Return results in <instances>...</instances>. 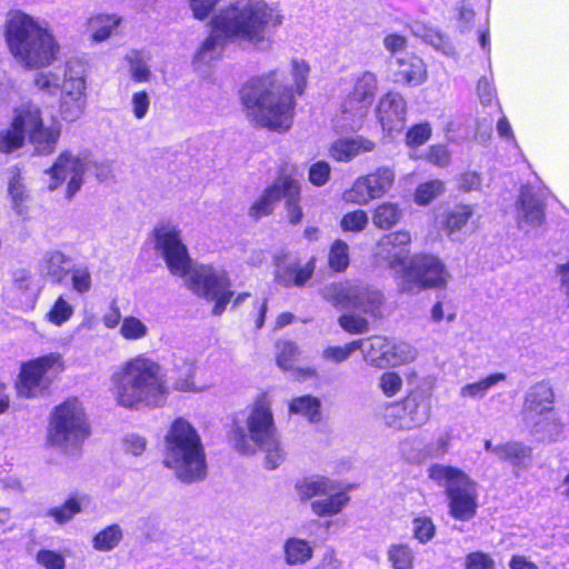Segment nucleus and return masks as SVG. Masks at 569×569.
<instances>
[{"label":"nucleus","mask_w":569,"mask_h":569,"mask_svg":"<svg viewBox=\"0 0 569 569\" xmlns=\"http://www.w3.org/2000/svg\"><path fill=\"white\" fill-rule=\"evenodd\" d=\"M493 453L501 460H509L516 468H527L531 458V448L520 442L498 445Z\"/></svg>","instance_id":"34"},{"label":"nucleus","mask_w":569,"mask_h":569,"mask_svg":"<svg viewBox=\"0 0 569 569\" xmlns=\"http://www.w3.org/2000/svg\"><path fill=\"white\" fill-rule=\"evenodd\" d=\"M284 562L288 566H301L307 563L313 556V547L310 541L291 537L282 547Z\"/></svg>","instance_id":"30"},{"label":"nucleus","mask_w":569,"mask_h":569,"mask_svg":"<svg viewBox=\"0 0 569 569\" xmlns=\"http://www.w3.org/2000/svg\"><path fill=\"white\" fill-rule=\"evenodd\" d=\"M26 138L10 121L8 128L0 130V152L10 153L23 147Z\"/></svg>","instance_id":"55"},{"label":"nucleus","mask_w":569,"mask_h":569,"mask_svg":"<svg viewBox=\"0 0 569 569\" xmlns=\"http://www.w3.org/2000/svg\"><path fill=\"white\" fill-rule=\"evenodd\" d=\"M233 41L223 30L217 28L216 19L211 20V32L200 44L193 56L192 63L196 69L200 70L218 60L224 50L226 44Z\"/></svg>","instance_id":"21"},{"label":"nucleus","mask_w":569,"mask_h":569,"mask_svg":"<svg viewBox=\"0 0 569 569\" xmlns=\"http://www.w3.org/2000/svg\"><path fill=\"white\" fill-rule=\"evenodd\" d=\"M410 242L411 234L407 230L385 234L376 244V258L386 262L390 269L397 270L400 268L403 272L408 267Z\"/></svg>","instance_id":"18"},{"label":"nucleus","mask_w":569,"mask_h":569,"mask_svg":"<svg viewBox=\"0 0 569 569\" xmlns=\"http://www.w3.org/2000/svg\"><path fill=\"white\" fill-rule=\"evenodd\" d=\"M413 36L421 38L425 42L441 51L446 56L453 53L452 46L443 38V36L433 27L416 20L409 24Z\"/></svg>","instance_id":"31"},{"label":"nucleus","mask_w":569,"mask_h":569,"mask_svg":"<svg viewBox=\"0 0 569 569\" xmlns=\"http://www.w3.org/2000/svg\"><path fill=\"white\" fill-rule=\"evenodd\" d=\"M473 216V207L470 204H457L450 208L443 216L441 226L449 237L462 230Z\"/></svg>","instance_id":"36"},{"label":"nucleus","mask_w":569,"mask_h":569,"mask_svg":"<svg viewBox=\"0 0 569 569\" xmlns=\"http://www.w3.org/2000/svg\"><path fill=\"white\" fill-rule=\"evenodd\" d=\"M64 370V360L60 353L52 352L29 361L21 368L18 393L22 397H36L46 390L52 377Z\"/></svg>","instance_id":"16"},{"label":"nucleus","mask_w":569,"mask_h":569,"mask_svg":"<svg viewBox=\"0 0 569 569\" xmlns=\"http://www.w3.org/2000/svg\"><path fill=\"white\" fill-rule=\"evenodd\" d=\"M153 232L156 249L166 260L169 270L177 276H188L189 289L197 296L214 302L212 312L221 315L233 296L227 273L211 266L191 268L187 247L181 240V231L176 224L161 223Z\"/></svg>","instance_id":"2"},{"label":"nucleus","mask_w":569,"mask_h":569,"mask_svg":"<svg viewBox=\"0 0 569 569\" xmlns=\"http://www.w3.org/2000/svg\"><path fill=\"white\" fill-rule=\"evenodd\" d=\"M322 497L315 499L310 506L312 512L321 518L340 513L350 501L348 492L341 490L339 485L337 490Z\"/></svg>","instance_id":"27"},{"label":"nucleus","mask_w":569,"mask_h":569,"mask_svg":"<svg viewBox=\"0 0 569 569\" xmlns=\"http://www.w3.org/2000/svg\"><path fill=\"white\" fill-rule=\"evenodd\" d=\"M174 371L177 373L176 388L180 391H196L193 376L196 367L193 361L179 359L174 362Z\"/></svg>","instance_id":"50"},{"label":"nucleus","mask_w":569,"mask_h":569,"mask_svg":"<svg viewBox=\"0 0 569 569\" xmlns=\"http://www.w3.org/2000/svg\"><path fill=\"white\" fill-rule=\"evenodd\" d=\"M124 60L129 64V72L133 81L136 82H148L151 77V71L148 64L149 58L143 52L138 50H131L124 57Z\"/></svg>","instance_id":"47"},{"label":"nucleus","mask_w":569,"mask_h":569,"mask_svg":"<svg viewBox=\"0 0 569 569\" xmlns=\"http://www.w3.org/2000/svg\"><path fill=\"white\" fill-rule=\"evenodd\" d=\"M320 400L312 396L295 398L289 403V412L301 415L309 421L316 422L320 419Z\"/></svg>","instance_id":"45"},{"label":"nucleus","mask_w":569,"mask_h":569,"mask_svg":"<svg viewBox=\"0 0 569 569\" xmlns=\"http://www.w3.org/2000/svg\"><path fill=\"white\" fill-rule=\"evenodd\" d=\"M378 90L375 73L362 71L345 80L336 127L345 131L362 128Z\"/></svg>","instance_id":"9"},{"label":"nucleus","mask_w":569,"mask_h":569,"mask_svg":"<svg viewBox=\"0 0 569 569\" xmlns=\"http://www.w3.org/2000/svg\"><path fill=\"white\" fill-rule=\"evenodd\" d=\"M20 133L28 138L39 154H50L56 150L61 136V122L52 118L44 123L42 110L33 101H26L12 109L10 120Z\"/></svg>","instance_id":"12"},{"label":"nucleus","mask_w":569,"mask_h":569,"mask_svg":"<svg viewBox=\"0 0 569 569\" xmlns=\"http://www.w3.org/2000/svg\"><path fill=\"white\" fill-rule=\"evenodd\" d=\"M296 489L301 500H310L333 492L338 489V482L325 476L313 475L298 481Z\"/></svg>","instance_id":"26"},{"label":"nucleus","mask_w":569,"mask_h":569,"mask_svg":"<svg viewBox=\"0 0 569 569\" xmlns=\"http://www.w3.org/2000/svg\"><path fill=\"white\" fill-rule=\"evenodd\" d=\"M432 134L431 126L422 122L411 127L406 134V142L409 147H420L425 144Z\"/></svg>","instance_id":"61"},{"label":"nucleus","mask_w":569,"mask_h":569,"mask_svg":"<svg viewBox=\"0 0 569 569\" xmlns=\"http://www.w3.org/2000/svg\"><path fill=\"white\" fill-rule=\"evenodd\" d=\"M87 107V97L60 96L59 113L66 122H74L79 120Z\"/></svg>","instance_id":"44"},{"label":"nucleus","mask_w":569,"mask_h":569,"mask_svg":"<svg viewBox=\"0 0 569 569\" xmlns=\"http://www.w3.org/2000/svg\"><path fill=\"white\" fill-rule=\"evenodd\" d=\"M72 315L73 307L63 297H59L46 315V318L49 322L61 326L67 322Z\"/></svg>","instance_id":"58"},{"label":"nucleus","mask_w":569,"mask_h":569,"mask_svg":"<svg viewBox=\"0 0 569 569\" xmlns=\"http://www.w3.org/2000/svg\"><path fill=\"white\" fill-rule=\"evenodd\" d=\"M342 199L347 203L366 206L377 198L371 190L369 179H367L366 176H361L357 178L352 186L343 192Z\"/></svg>","instance_id":"41"},{"label":"nucleus","mask_w":569,"mask_h":569,"mask_svg":"<svg viewBox=\"0 0 569 569\" xmlns=\"http://www.w3.org/2000/svg\"><path fill=\"white\" fill-rule=\"evenodd\" d=\"M555 393L548 383L532 386L526 393L522 422L539 440H555L561 432V423L553 407Z\"/></svg>","instance_id":"10"},{"label":"nucleus","mask_w":569,"mask_h":569,"mask_svg":"<svg viewBox=\"0 0 569 569\" xmlns=\"http://www.w3.org/2000/svg\"><path fill=\"white\" fill-rule=\"evenodd\" d=\"M8 173V193L11 198L14 209L22 213V206L28 200L29 194L23 183L21 170L18 167H11Z\"/></svg>","instance_id":"40"},{"label":"nucleus","mask_w":569,"mask_h":569,"mask_svg":"<svg viewBox=\"0 0 569 569\" xmlns=\"http://www.w3.org/2000/svg\"><path fill=\"white\" fill-rule=\"evenodd\" d=\"M328 262L332 270L345 271L349 266V246L342 240H336L330 248Z\"/></svg>","instance_id":"56"},{"label":"nucleus","mask_w":569,"mask_h":569,"mask_svg":"<svg viewBox=\"0 0 569 569\" xmlns=\"http://www.w3.org/2000/svg\"><path fill=\"white\" fill-rule=\"evenodd\" d=\"M506 379L505 373H492L478 381L467 383L460 388L459 396L462 399L480 400L488 391Z\"/></svg>","instance_id":"37"},{"label":"nucleus","mask_w":569,"mask_h":569,"mask_svg":"<svg viewBox=\"0 0 569 569\" xmlns=\"http://www.w3.org/2000/svg\"><path fill=\"white\" fill-rule=\"evenodd\" d=\"M162 462L182 482L204 479V447L198 430L188 420L177 418L169 426L163 439Z\"/></svg>","instance_id":"7"},{"label":"nucleus","mask_w":569,"mask_h":569,"mask_svg":"<svg viewBox=\"0 0 569 569\" xmlns=\"http://www.w3.org/2000/svg\"><path fill=\"white\" fill-rule=\"evenodd\" d=\"M71 258L61 250L48 251L42 259V270L56 282L62 281L69 272Z\"/></svg>","instance_id":"33"},{"label":"nucleus","mask_w":569,"mask_h":569,"mask_svg":"<svg viewBox=\"0 0 569 569\" xmlns=\"http://www.w3.org/2000/svg\"><path fill=\"white\" fill-rule=\"evenodd\" d=\"M82 500L80 497H70L62 506L49 509L47 515L58 525H64L81 511Z\"/></svg>","instance_id":"51"},{"label":"nucleus","mask_w":569,"mask_h":569,"mask_svg":"<svg viewBox=\"0 0 569 569\" xmlns=\"http://www.w3.org/2000/svg\"><path fill=\"white\" fill-rule=\"evenodd\" d=\"M86 70L79 61H68L61 76L60 96L87 97Z\"/></svg>","instance_id":"25"},{"label":"nucleus","mask_w":569,"mask_h":569,"mask_svg":"<svg viewBox=\"0 0 569 569\" xmlns=\"http://www.w3.org/2000/svg\"><path fill=\"white\" fill-rule=\"evenodd\" d=\"M89 435L83 407L77 399L67 400L54 409L48 428L50 445L64 452H74Z\"/></svg>","instance_id":"11"},{"label":"nucleus","mask_w":569,"mask_h":569,"mask_svg":"<svg viewBox=\"0 0 569 569\" xmlns=\"http://www.w3.org/2000/svg\"><path fill=\"white\" fill-rule=\"evenodd\" d=\"M369 218L363 210H353L342 216L340 220V228L345 232H361L368 226Z\"/></svg>","instance_id":"57"},{"label":"nucleus","mask_w":569,"mask_h":569,"mask_svg":"<svg viewBox=\"0 0 569 569\" xmlns=\"http://www.w3.org/2000/svg\"><path fill=\"white\" fill-rule=\"evenodd\" d=\"M282 199L286 200V211L289 222L297 224L302 220V209L300 206V183L291 174H288L284 184Z\"/></svg>","instance_id":"35"},{"label":"nucleus","mask_w":569,"mask_h":569,"mask_svg":"<svg viewBox=\"0 0 569 569\" xmlns=\"http://www.w3.org/2000/svg\"><path fill=\"white\" fill-rule=\"evenodd\" d=\"M383 423L393 430H412L428 422L431 397L423 390H412L401 401L387 403L380 413Z\"/></svg>","instance_id":"13"},{"label":"nucleus","mask_w":569,"mask_h":569,"mask_svg":"<svg viewBox=\"0 0 569 569\" xmlns=\"http://www.w3.org/2000/svg\"><path fill=\"white\" fill-rule=\"evenodd\" d=\"M321 296L339 309H358L376 316L383 302L382 293L373 288L356 282H333L321 289Z\"/></svg>","instance_id":"15"},{"label":"nucleus","mask_w":569,"mask_h":569,"mask_svg":"<svg viewBox=\"0 0 569 569\" xmlns=\"http://www.w3.org/2000/svg\"><path fill=\"white\" fill-rule=\"evenodd\" d=\"M396 62L398 64L396 81H402L409 86H419L426 81L427 68L419 57L406 53L402 57H398Z\"/></svg>","instance_id":"24"},{"label":"nucleus","mask_w":569,"mask_h":569,"mask_svg":"<svg viewBox=\"0 0 569 569\" xmlns=\"http://www.w3.org/2000/svg\"><path fill=\"white\" fill-rule=\"evenodd\" d=\"M339 325L345 331L351 335H360L369 330L368 320L361 316L353 313L342 315L339 318Z\"/></svg>","instance_id":"62"},{"label":"nucleus","mask_w":569,"mask_h":569,"mask_svg":"<svg viewBox=\"0 0 569 569\" xmlns=\"http://www.w3.org/2000/svg\"><path fill=\"white\" fill-rule=\"evenodd\" d=\"M417 349L408 342L390 339L387 366L396 367L413 361L417 358Z\"/></svg>","instance_id":"48"},{"label":"nucleus","mask_w":569,"mask_h":569,"mask_svg":"<svg viewBox=\"0 0 569 569\" xmlns=\"http://www.w3.org/2000/svg\"><path fill=\"white\" fill-rule=\"evenodd\" d=\"M123 530L120 525L112 523L98 531L92 538V548L100 552H109L116 549L123 539Z\"/></svg>","instance_id":"38"},{"label":"nucleus","mask_w":569,"mask_h":569,"mask_svg":"<svg viewBox=\"0 0 569 569\" xmlns=\"http://www.w3.org/2000/svg\"><path fill=\"white\" fill-rule=\"evenodd\" d=\"M117 403L129 409L159 408L169 388L158 362L144 355L124 361L112 376Z\"/></svg>","instance_id":"4"},{"label":"nucleus","mask_w":569,"mask_h":569,"mask_svg":"<svg viewBox=\"0 0 569 569\" xmlns=\"http://www.w3.org/2000/svg\"><path fill=\"white\" fill-rule=\"evenodd\" d=\"M402 217V210L395 202H382L372 212V223L381 230L395 227Z\"/></svg>","instance_id":"39"},{"label":"nucleus","mask_w":569,"mask_h":569,"mask_svg":"<svg viewBox=\"0 0 569 569\" xmlns=\"http://www.w3.org/2000/svg\"><path fill=\"white\" fill-rule=\"evenodd\" d=\"M315 267V258H312L303 266L291 264L283 270L278 269L276 279L286 287H301L311 278Z\"/></svg>","instance_id":"32"},{"label":"nucleus","mask_w":569,"mask_h":569,"mask_svg":"<svg viewBox=\"0 0 569 569\" xmlns=\"http://www.w3.org/2000/svg\"><path fill=\"white\" fill-rule=\"evenodd\" d=\"M36 562L43 569H64V557L54 550L40 549L36 555Z\"/></svg>","instance_id":"60"},{"label":"nucleus","mask_w":569,"mask_h":569,"mask_svg":"<svg viewBox=\"0 0 569 569\" xmlns=\"http://www.w3.org/2000/svg\"><path fill=\"white\" fill-rule=\"evenodd\" d=\"M543 219L545 210L541 199L531 187H522L517 202V222L519 228L528 232L539 227Z\"/></svg>","instance_id":"20"},{"label":"nucleus","mask_w":569,"mask_h":569,"mask_svg":"<svg viewBox=\"0 0 569 569\" xmlns=\"http://www.w3.org/2000/svg\"><path fill=\"white\" fill-rule=\"evenodd\" d=\"M362 345L359 350L362 351L365 360L376 367L387 366V356L389 355L390 339L383 336H372L367 339H358Z\"/></svg>","instance_id":"28"},{"label":"nucleus","mask_w":569,"mask_h":569,"mask_svg":"<svg viewBox=\"0 0 569 569\" xmlns=\"http://www.w3.org/2000/svg\"><path fill=\"white\" fill-rule=\"evenodd\" d=\"M362 342L353 340L345 346H329L322 351V359L332 363H341L360 349Z\"/></svg>","instance_id":"53"},{"label":"nucleus","mask_w":569,"mask_h":569,"mask_svg":"<svg viewBox=\"0 0 569 569\" xmlns=\"http://www.w3.org/2000/svg\"><path fill=\"white\" fill-rule=\"evenodd\" d=\"M217 28L233 41L266 50L272 43L271 30L283 22L280 11L264 0H233L213 17Z\"/></svg>","instance_id":"5"},{"label":"nucleus","mask_w":569,"mask_h":569,"mask_svg":"<svg viewBox=\"0 0 569 569\" xmlns=\"http://www.w3.org/2000/svg\"><path fill=\"white\" fill-rule=\"evenodd\" d=\"M272 401L263 392L257 397L249 409L246 427L237 426L231 431L230 441L241 453H254L258 448L266 452V465L276 469L284 460L271 410Z\"/></svg>","instance_id":"6"},{"label":"nucleus","mask_w":569,"mask_h":569,"mask_svg":"<svg viewBox=\"0 0 569 569\" xmlns=\"http://www.w3.org/2000/svg\"><path fill=\"white\" fill-rule=\"evenodd\" d=\"M450 273L445 263L432 254L413 256L400 276L399 289L406 293H418L426 289H445Z\"/></svg>","instance_id":"14"},{"label":"nucleus","mask_w":569,"mask_h":569,"mask_svg":"<svg viewBox=\"0 0 569 569\" xmlns=\"http://www.w3.org/2000/svg\"><path fill=\"white\" fill-rule=\"evenodd\" d=\"M308 74V63L303 60H293L292 84L287 82L286 73L280 70L251 80L241 90V100L251 121L279 132L289 130L295 113L293 94L303 92Z\"/></svg>","instance_id":"1"},{"label":"nucleus","mask_w":569,"mask_h":569,"mask_svg":"<svg viewBox=\"0 0 569 569\" xmlns=\"http://www.w3.org/2000/svg\"><path fill=\"white\" fill-rule=\"evenodd\" d=\"M377 118L382 130L392 136L400 132L406 123L407 103L403 97L397 92H388L378 102Z\"/></svg>","instance_id":"19"},{"label":"nucleus","mask_w":569,"mask_h":569,"mask_svg":"<svg viewBox=\"0 0 569 569\" xmlns=\"http://www.w3.org/2000/svg\"><path fill=\"white\" fill-rule=\"evenodd\" d=\"M89 169L90 157L88 154L63 151L47 170L48 189L54 191L66 183V196L72 198L81 189L84 174Z\"/></svg>","instance_id":"17"},{"label":"nucleus","mask_w":569,"mask_h":569,"mask_svg":"<svg viewBox=\"0 0 569 569\" xmlns=\"http://www.w3.org/2000/svg\"><path fill=\"white\" fill-rule=\"evenodd\" d=\"M445 192V183L441 180H430L417 187L415 202L420 206L429 204Z\"/></svg>","instance_id":"52"},{"label":"nucleus","mask_w":569,"mask_h":569,"mask_svg":"<svg viewBox=\"0 0 569 569\" xmlns=\"http://www.w3.org/2000/svg\"><path fill=\"white\" fill-rule=\"evenodd\" d=\"M287 177V173L281 172L279 177L263 190V192L251 204L249 209L250 217L253 219H260L269 216L273 211L274 206L280 199H282Z\"/></svg>","instance_id":"23"},{"label":"nucleus","mask_w":569,"mask_h":569,"mask_svg":"<svg viewBox=\"0 0 569 569\" xmlns=\"http://www.w3.org/2000/svg\"><path fill=\"white\" fill-rule=\"evenodd\" d=\"M403 381L395 371L383 372L379 378V388L386 397L396 396L402 388Z\"/></svg>","instance_id":"63"},{"label":"nucleus","mask_w":569,"mask_h":569,"mask_svg":"<svg viewBox=\"0 0 569 569\" xmlns=\"http://www.w3.org/2000/svg\"><path fill=\"white\" fill-rule=\"evenodd\" d=\"M4 39L11 56L27 70L50 67L61 50L49 22L21 10L8 12Z\"/></svg>","instance_id":"3"},{"label":"nucleus","mask_w":569,"mask_h":569,"mask_svg":"<svg viewBox=\"0 0 569 569\" xmlns=\"http://www.w3.org/2000/svg\"><path fill=\"white\" fill-rule=\"evenodd\" d=\"M465 569H496V561L489 553L473 551L466 556Z\"/></svg>","instance_id":"64"},{"label":"nucleus","mask_w":569,"mask_h":569,"mask_svg":"<svg viewBox=\"0 0 569 569\" xmlns=\"http://www.w3.org/2000/svg\"><path fill=\"white\" fill-rule=\"evenodd\" d=\"M428 477L445 488L449 513L460 521L472 519L478 509V483L463 470L442 463H433L427 470Z\"/></svg>","instance_id":"8"},{"label":"nucleus","mask_w":569,"mask_h":569,"mask_svg":"<svg viewBox=\"0 0 569 569\" xmlns=\"http://www.w3.org/2000/svg\"><path fill=\"white\" fill-rule=\"evenodd\" d=\"M32 83L41 96L56 97L60 91L61 76L53 70L40 71L34 74Z\"/></svg>","instance_id":"49"},{"label":"nucleus","mask_w":569,"mask_h":569,"mask_svg":"<svg viewBox=\"0 0 569 569\" xmlns=\"http://www.w3.org/2000/svg\"><path fill=\"white\" fill-rule=\"evenodd\" d=\"M366 178L369 179L371 190L378 199L390 191L395 183L396 172L390 167H380L372 173L366 174Z\"/></svg>","instance_id":"43"},{"label":"nucleus","mask_w":569,"mask_h":569,"mask_svg":"<svg viewBox=\"0 0 569 569\" xmlns=\"http://www.w3.org/2000/svg\"><path fill=\"white\" fill-rule=\"evenodd\" d=\"M150 333L149 326L140 318L129 315L123 317L119 335L127 341L146 339Z\"/></svg>","instance_id":"46"},{"label":"nucleus","mask_w":569,"mask_h":569,"mask_svg":"<svg viewBox=\"0 0 569 569\" xmlns=\"http://www.w3.org/2000/svg\"><path fill=\"white\" fill-rule=\"evenodd\" d=\"M377 143L365 137H343L332 142L329 149V154L332 159L339 162H350L355 158L375 151Z\"/></svg>","instance_id":"22"},{"label":"nucleus","mask_w":569,"mask_h":569,"mask_svg":"<svg viewBox=\"0 0 569 569\" xmlns=\"http://www.w3.org/2000/svg\"><path fill=\"white\" fill-rule=\"evenodd\" d=\"M387 558L392 569H413L416 556L408 543H392Z\"/></svg>","instance_id":"42"},{"label":"nucleus","mask_w":569,"mask_h":569,"mask_svg":"<svg viewBox=\"0 0 569 569\" xmlns=\"http://www.w3.org/2000/svg\"><path fill=\"white\" fill-rule=\"evenodd\" d=\"M277 349V365L284 371L295 370V361L300 353L298 346L292 341H279Z\"/></svg>","instance_id":"54"},{"label":"nucleus","mask_w":569,"mask_h":569,"mask_svg":"<svg viewBox=\"0 0 569 569\" xmlns=\"http://www.w3.org/2000/svg\"><path fill=\"white\" fill-rule=\"evenodd\" d=\"M122 22V18L118 14L98 13L88 19V30L91 33L93 42H102L109 39L114 29Z\"/></svg>","instance_id":"29"},{"label":"nucleus","mask_w":569,"mask_h":569,"mask_svg":"<svg viewBox=\"0 0 569 569\" xmlns=\"http://www.w3.org/2000/svg\"><path fill=\"white\" fill-rule=\"evenodd\" d=\"M412 532L420 543H427L435 537L436 527L431 518L417 517L412 521Z\"/></svg>","instance_id":"59"}]
</instances>
